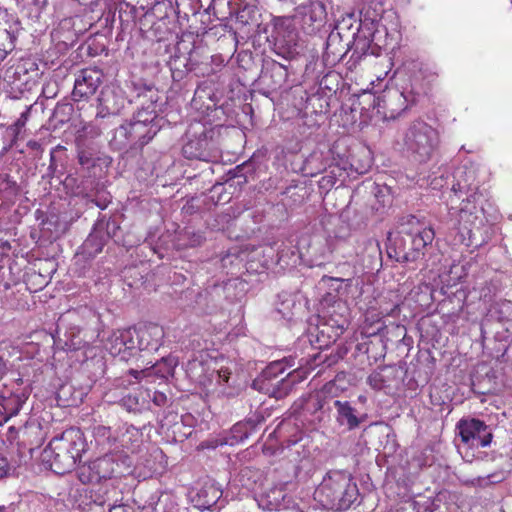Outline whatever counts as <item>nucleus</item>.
<instances>
[{"instance_id": "47", "label": "nucleus", "mask_w": 512, "mask_h": 512, "mask_svg": "<svg viewBox=\"0 0 512 512\" xmlns=\"http://www.w3.org/2000/svg\"><path fill=\"white\" fill-rule=\"evenodd\" d=\"M101 430L103 431V435H105L106 432H110V428H106V427L101 428Z\"/></svg>"}, {"instance_id": "49", "label": "nucleus", "mask_w": 512, "mask_h": 512, "mask_svg": "<svg viewBox=\"0 0 512 512\" xmlns=\"http://www.w3.org/2000/svg\"><path fill=\"white\" fill-rule=\"evenodd\" d=\"M316 5H317L319 8H321V9H323V7H324V6H323V4H322L321 2H317V3H316Z\"/></svg>"}, {"instance_id": "42", "label": "nucleus", "mask_w": 512, "mask_h": 512, "mask_svg": "<svg viewBox=\"0 0 512 512\" xmlns=\"http://www.w3.org/2000/svg\"><path fill=\"white\" fill-rule=\"evenodd\" d=\"M86 161H87V159H86V157L83 154L79 155V162L81 164H85Z\"/></svg>"}, {"instance_id": "50", "label": "nucleus", "mask_w": 512, "mask_h": 512, "mask_svg": "<svg viewBox=\"0 0 512 512\" xmlns=\"http://www.w3.org/2000/svg\"><path fill=\"white\" fill-rule=\"evenodd\" d=\"M452 191H453L454 195H456V194H457V190H456V187H455V186H453Z\"/></svg>"}, {"instance_id": "26", "label": "nucleus", "mask_w": 512, "mask_h": 512, "mask_svg": "<svg viewBox=\"0 0 512 512\" xmlns=\"http://www.w3.org/2000/svg\"><path fill=\"white\" fill-rule=\"evenodd\" d=\"M362 27L361 20L354 13H347L337 19L334 29L338 32L354 31L360 32Z\"/></svg>"}, {"instance_id": "40", "label": "nucleus", "mask_w": 512, "mask_h": 512, "mask_svg": "<svg viewBox=\"0 0 512 512\" xmlns=\"http://www.w3.org/2000/svg\"><path fill=\"white\" fill-rule=\"evenodd\" d=\"M142 372H139L137 370H130L129 371V375L133 376L134 379L138 380L139 379V376Z\"/></svg>"}, {"instance_id": "24", "label": "nucleus", "mask_w": 512, "mask_h": 512, "mask_svg": "<svg viewBox=\"0 0 512 512\" xmlns=\"http://www.w3.org/2000/svg\"><path fill=\"white\" fill-rule=\"evenodd\" d=\"M197 496L199 497V507L202 509H210L221 498L222 491L214 484H209L202 488L197 493Z\"/></svg>"}, {"instance_id": "48", "label": "nucleus", "mask_w": 512, "mask_h": 512, "mask_svg": "<svg viewBox=\"0 0 512 512\" xmlns=\"http://www.w3.org/2000/svg\"><path fill=\"white\" fill-rule=\"evenodd\" d=\"M322 408V404L320 402V400H317V407L316 409H321Z\"/></svg>"}, {"instance_id": "15", "label": "nucleus", "mask_w": 512, "mask_h": 512, "mask_svg": "<svg viewBox=\"0 0 512 512\" xmlns=\"http://www.w3.org/2000/svg\"><path fill=\"white\" fill-rule=\"evenodd\" d=\"M323 313V325L332 329L333 335L329 337L338 338L349 324L346 305L341 301L333 300V305Z\"/></svg>"}, {"instance_id": "20", "label": "nucleus", "mask_w": 512, "mask_h": 512, "mask_svg": "<svg viewBox=\"0 0 512 512\" xmlns=\"http://www.w3.org/2000/svg\"><path fill=\"white\" fill-rule=\"evenodd\" d=\"M334 405L337 410V422L346 426L349 430H353L360 424V419L355 413V409L347 401L336 400Z\"/></svg>"}, {"instance_id": "38", "label": "nucleus", "mask_w": 512, "mask_h": 512, "mask_svg": "<svg viewBox=\"0 0 512 512\" xmlns=\"http://www.w3.org/2000/svg\"><path fill=\"white\" fill-rule=\"evenodd\" d=\"M166 397L162 393H155L153 401L156 405H161L165 401Z\"/></svg>"}, {"instance_id": "53", "label": "nucleus", "mask_w": 512, "mask_h": 512, "mask_svg": "<svg viewBox=\"0 0 512 512\" xmlns=\"http://www.w3.org/2000/svg\"><path fill=\"white\" fill-rule=\"evenodd\" d=\"M327 258L326 253L322 254V259L325 260Z\"/></svg>"}, {"instance_id": "11", "label": "nucleus", "mask_w": 512, "mask_h": 512, "mask_svg": "<svg viewBox=\"0 0 512 512\" xmlns=\"http://www.w3.org/2000/svg\"><path fill=\"white\" fill-rule=\"evenodd\" d=\"M102 82V73L96 69H84L77 76L72 92L75 101L93 96Z\"/></svg>"}, {"instance_id": "35", "label": "nucleus", "mask_w": 512, "mask_h": 512, "mask_svg": "<svg viewBox=\"0 0 512 512\" xmlns=\"http://www.w3.org/2000/svg\"><path fill=\"white\" fill-rule=\"evenodd\" d=\"M296 34H284V33H281V34H271V37L272 39H270L269 37L267 38L268 41H274L276 45L278 44H281L282 41H285L286 38H289L290 40H294L293 39V36H295Z\"/></svg>"}, {"instance_id": "18", "label": "nucleus", "mask_w": 512, "mask_h": 512, "mask_svg": "<svg viewBox=\"0 0 512 512\" xmlns=\"http://www.w3.org/2000/svg\"><path fill=\"white\" fill-rule=\"evenodd\" d=\"M389 314L390 312L387 309L369 307L365 313L361 334L365 337H371L381 332L385 327L382 319L385 315Z\"/></svg>"}, {"instance_id": "4", "label": "nucleus", "mask_w": 512, "mask_h": 512, "mask_svg": "<svg viewBox=\"0 0 512 512\" xmlns=\"http://www.w3.org/2000/svg\"><path fill=\"white\" fill-rule=\"evenodd\" d=\"M358 488L351 474L346 471H330L315 491L324 507L335 510L348 509L358 498Z\"/></svg>"}, {"instance_id": "45", "label": "nucleus", "mask_w": 512, "mask_h": 512, "mask_svg": "<svg viewBox=\"0 0 512 512\" xmlns=\"http://www.w3.org/2000/svg\"><path fill=\"white\" fill-rule=\"evenodd\" d=\"M488 239H489V236H488V235L483 236V237H482V239H481V243H485V242H487V241H488Z\"/></svg>"}, {"instance_id": "19", "label": "nucleus", "mask_w": 512, "mask_h": 512, "mask_svg": "<svg viewBox=\"0 0 512 512\" xmlns=\"http://www.w3.org/2000/svg\"><path fill=\"white\" fill-rule=\"evenodd\" d=\"M245 3L243 9L238 13L237 19L247 25L249 30H253V32H266L267 27L260 28L258 24L257 16H260L257 13V3L258 0H242Z\"/></svg>"}, {"instance_id": "55", "label": "nucleus", "mask_w": 512, "mask_h": 512, "mask_svg": "<svg viewBox=\"0 0 512 512\" xmlns=\"http://www.w3.org/2000/svg\"><path fill=\"white\" fill-rule=\"evenodd\" d=\"M12 47H13V41L11 40V42H10V48H9V49L11 50V49H12Z\"/></svg>"}, {"instance_id": "52", "label": "nucleus", "mask_w": 512, "mask_h": 512, "mask_svg": "<svg viewBox=\"0 0 512 512\" xmlns=\"http://www.w3.org/2000/svg\"><path fill=\"white\" fill-rule=\"evenodd\" d=\"M97 205L101 208V209H105L106 208V205H100L97 203Z\"/></svg>"}, {"instance_id": "54", "label": "nucleus", "mask_w": 512, "mask_h": 512, "mask_svg": "<svg viewBox=\"0 0 512 512\" xmlns=\"http://www.w3.org/2000/svg\"><path fill=\"white\" fill-rule=\"evenodd\" d=\"M0 31L8 32V30L6 28H0Z\"/></svg>"}, {"instance_id": "27", "label": "nucleus", "mask_w": 512, "mask_h": 512, "mask_svg": "<svg viewBox=\"0 0 512 512\" xmlns=\"http://www.w3.org/2000/svg\"><path fill=\"white\" fill-rule=\"evenodd\" d=\"M294 18L289 16H282V17H273L270 19L269 24L263 25L262 23H258L260 25V28L269 27V25L272 26V32H290L291 30H294L293 27ZM268 29L266 30V32Z\"/></svg>"}, {"instance_id": "7", "label": "nucleus", "mask_w": 512, "mask_h": 512, "mask_svg": "<svg viewBox=\"0 0 512 512\" xmlns=\"http://www.w3.org/2000/svg\"><path fill=\"white\" fill-rule=\"evenodd\" d=\"M286 362L284 359L271 362L253 381V388L276 399L287 395L294 380H286L282 376L286 370Z\"/></svg>"}, {"instance_id": "36", "label": "nucleus", "mask_w": 512, "mask_h": 512, "mask_svg": "<svg viewBox=\"0 0 512 512\" xmlns=\"http://www.w3.org/2000/svg\"><path fill=\"white\" fill-rule=\"evenodd\" d=\"M273 72L281 79L284 80L287 77V71L281 64L273 65Z\"/></svg>"}, {"instance_id": "16", "label": "nucleus", "mask_w": 512, "mask_h": 512, "mask_svg": "<svg viewBox=\"0 0 512 512\" xmlns=\"http://www.w3.org/2000/svg\"><path fill=\"white\" fill-rule=\"evenodd\" d=\"M25 401L24 394L14 393L8 388L0 389V426L18 414Z\"/></svg>"}, {"instance_id": "10", "label": "nucleus", "mask_w": 512, "mask_h": 512, "mask_svg": "<svg viewBox=\"0 0 512 512\" xmlns=\"http://www.w3.org/2000/svg\"><path fill=\"white\" fill-rule=\"evenodd\" d=\"M135 330L132 328L117 330L108 337L105 348L114 357L128 361L136 355Z\"/></svg>"}, {"instance_id": "29", "label": "nucleus", "mask_w": 512, "mask_h": 512, "mask_svg": "<svg viewBox=\"0 0 512 512\" xmlns=\"http://www.w3.org/2000/svg\"><path fill=\"white\" fill-rule=\"evenodd\" d=\"M436 507L435 501L429 497H421L413 502L415 512H434Z\"/></svg>"}, {"instance_id": "5", "label": "nucleus", "mask_w": 512, "mask_h": 512, "mask_svg": "<svg viewBox=\"0 0 512 512\" xmlns=\"http://www.w3.org/2000/svg\"><path fill=\"white\" fill-rule=\"evenodd\" d=\"M402 144L414 161L426 163L438 148L439 134L426 122L414 121L404 132Z\"/></svg>"}, {"instance_id": "44", "label": "nucleus", "mask_w": 512, "mask_h": 512, "mask_svg": "<svg viewBox=\"0 0 512 512\" xmlns=\"http://www.w3.org/2000/svg\"><path fill=\"white\" fill-rule=\"evenodd\" d=\"M433 189H436L437 188V183H436V179H434L433 181L430 182L429 184Z\"/></svg>"}, {"instance_id": "37", "label": "nucleus", "mask_w": 512, "mask_h": 512, "mask_svg": "<svg viewBox=\"0 0 512 512\" xmlns=\"http://www.w3.org/2000/svg\"><path fill=\"white\" fill-rule=\"evenodd\" d=\"M392 65H393V64H392L391 60H390V59H387V60H386V65H385V67H386L387 69H386V70H384L383 72H380V73L376 74V77H377V80H378V81H382V80H384V79L387 77V75H388L389 71H390V70H391V68H392Z\"/></svg>"}, {"instance_id": "13", "label": "nucleus", "mask_w": 512, "mask_h": 512, "mask_svg": "<svg viewBox=\"0 0 512 512\" xmlns=\"http://www.w3.org/2000/svg\"><path fill=\"white\" fill-rule=\"evenodd\" d=\"M135 330L136 353L138 351H157L164 337V330L157 324H148Z\"/></svg>"}, {"instance_id": "43", "label": "nucleus", "mask_w": 512, "mask_h": 512, "mask_svg": "<svg viewBox=\"0 0 512 512\" xmlns=\"http://www.w3.org/2000/svg\"><path fill=\"white\" fill-rule=\"evenodd\" d=\"M278 311L284 316V317H287L288 314L285 312V308H278Z\"/></svg>"}, {"instance_id": "41", "label": "nucleus", "mask_w": 512, "mask_h": 512, "mask_svg": "<svg viewBox=\"0 0 512 512\" xmlns=\"http://www.w3.org/2000/svg\"><path fill=\"white\" fill-rule=\"evenodd\" d=\"M4 371H5V365H4L2 358L0 357V379L4 375Z\"/></svg>"}, {"instance_id": "33", "label": "nucleus", "mask_w": 512, "mask_h": 512, "mask_svg": "<svg viewBox=\"0 0 512 512\" xmlns=\"http://www.w3.org/2000/svg\"><path fill=\"white\" fill-rule=\"evenodd\" d=\"M11 466L8 459L0 453V480L7 477L10 473Z\"/></svg>"}, {"instance_id": "21", "label": "nucleus", "mask_w": 512, "mask_h": 512, "mask_svg": "<svg viewBox=\"0 0 512 512\" xmlns=\"http://www.w3.org/2000/svg\"><path fill=\"white\" fill-rule=\"evenodd\" d=\"M150 394L146 390H140L121 399V405L128 412L139 413L149 408Z\"/></svg>"}, {"instance_id": "8", "label": "nucleus", "mask_w": 512, "mask_h": 512, "mask_svg": "<svg viewBox=\"0 0 512 512\" xmlns=\"http://www.w3.org/2000/svg\"><path fill=\"white\" fill-rule=\"evenodd\" d=\"M208 131L200 122L192 123L187 131V142L184 144L183 155L188 159L212 161L217 158L212 140Z\"/></svg>"}, {"instance_id": "9", "label": "nucleus", "mask_w": 512, "mask_h": 512, "mask_svg": "<svg viewBox=\"0 0 512 512\" xmlns=\"http://www.w3.org/2000/svg\"><path fill=\"white\" fill-rule=\"evenodd\" d=\"M458 434L461 437L463 447H486L491 443L492 434L487 425L478 419H463L457 424Z\"/></svg>"}, {"instance_id": "25", "label": "nucleus", "mask_w": 512, "mask_h": 512, "mask_svg": "<svg viewBox=\"0 0 512 512\" xmlns=\"http://www.w3.org/2000/svg\"><path fill=\"white\" fill-rule=\"evenodd\" d=\"M101 110L99 113L117 114L123 107L124 100L114 92L104 91L99 99Z\"/></svg>"}, {"instance_id": "23", "label": "nucleus", "mask_w": 512, "mask_h": 512, "mask_svg": "<svg viewBox=\"0 0 512 512\" xmlns=\"http://www.w3.org/2000/svg\"><path fill=\"white\" fill-rule=\"evenodd\" d=\"M97 481L110 478L115 470L114 458L112 455H105L89 463Z\"/></svg>"}, {"instance_id": "51", "label": "nucleus", "mask_w": 512, "mask_h": 512, "mask_svg": "<svg viewBox=\"0 0 512 512\" xmlns=\"http://www.w3.org/2000/svg\"><path fill=\"white\" fill-rule=\"evenodd\" d=\"M334 34H329V37L333 36ZM337 37H341L340 33L335 34Z\"/></svg>"}, {"instance_id": "3", "label": "nucleus", "mask_w": 512, "mask_h": 512, "mask_svg": "<svg viewBox=\"0 0 512 512\" xmlns=\"http://www.w3.org/2000/svg\"><path fill=\"white\" fill-rule=\"evenodd\" d=\"M156 120L155 106L151 103L146 108L139 110L131 121L122 124L115 130L111 144L119 150L126 147H143L153 139L159 130Z\"/></svg>"}, {"instance_id": "32", "label": "nucleus", "mask_w": 512, "mask_h": 512, "mask_svg": "<svg viewBox=\"0 0 512 512\" xmlns=\"http://www.w3.org/2000/svg\"><path fill=\"white\" fill-rule=\"evenodd\" d=\"M77 475H78V479L83 484L97 481L96 477L94 476V471H92L90 464L82 465L81 467H79Z\"/></svg>"}, {"instance_id": "30", "label": "nucleus", "mask_w": 512, "mask_h": 512, "mask_svg": "<svg viewBox=\"0 0 512 512\" xmlns=\"http://www.w3.org/2000/svg\"><path fill=\"white\" fill-rule=\"evenodd\" d=\"M367 382L375 390H381L386 387V380L382 371H373L368 376Z\"/></svg>"}, {"instance_id": "2", "label": "nucleus", "mask_w": 512, "mask_h": 512, "mask_svg": "<svg viewBox=\"0 0 512 512\" xmlns=\"http://www.w3.org/2000/svg\"><path fill=\"white\" fill-rule=\"evenodd\" d=\"M85 441L78 429H68L61 436L54 437L44 449L43 461L57 474L71 471L82 453L85 451Z\"/></svg>"}, {"instance_id": "12", "label": "nucleus", "mask_w": 512, "mask_h": 512, "mask_svg": "<svg viewBox=\"0 0 512 512\" xmlns=\"http://www.w3.org/2000/svg\"><path fill=\"white\" fill-rule=\"evenodd\" d=\"M39 433L40 427L38 425L28 423L18 429L14 426H10L6 433V437L7 441L11 445L16 444L19 448L31 451L33 446H38L40 444V438L37 437Z\"/></svg>"}, {"instance_id": "22", "label": "nucleus", "mask_w": 512, "mask_h": 512, "mask_svg": "<svg viewBox=\"0 0 512 512\" xmlns=\"http://www.w3.org/2000/svg\"><path fill=\"white\" fill-rule=\"evenodd\" d=\"M406 234L412 237V247L417 253L414 258L418 257L422 250L432 243L435 237V232L432 227L427 229H417V231L406 230Z\"/></svg>"}, {"instance_id": "31", "label": "nucleus", "mask_w": 512, "mask_h": 512, "mask_svg": "<svg viewBox=\"0 0 512 512\" xmlns=\"http://www.w3.org/2000/svg\"><path fill=\"white\" fill-rule=\"evenodd\" d=\"M431 228L430 226H426L423 222L420 221L416 216L410 215L407 217L406 221L402 224V232L406 234V230H416L417 229H427Z\"/></svg>"}, {"instance_id": "14", "label": "nucleus", "mask_w": 512, "mask_h": 512, "mask_svg": "<svg viewBox=\"0 0 512 512\" xmlns=\"http://www.w3.org/2000/svg\"><path fill=\"white\" fill-rule=\"evenodd\" d=\"M142 438L143 434L138 428L132 425H124L120 429L119 435L114 439L113 451L121 452L124 456L136 453L142 445Z\"/></svg>"}, {"instance_id": "46", "label": "nucleus", "mask_w": 512, "mask_h": 512, "mask_svg": "<svg viewBox=\"0 0 512 512\" xmlns=\"http://www.w3.org/2000/svg\"><path fill=\"white\" fill-rule=\"evenodd\" d=\"M8 509H9V507L0 506V512H7Z\"/></svg>"}, {"instance_id": "1", "label": "nucleus", "mask_w": 512, "mask_h": 512, "mask_svg": "<svg viewBox=\"0 0 512 512\" xmlns=\"http://www.w3.org/2000/svg\"><path fill=\"white\" fill-rule=\"evenodd\" d=\"M413 98L396 87L386 88L381 96L363 91L358 104L353 103V110H360L362 122L372 120L375 116L382 120H394L407 108Z\"/></svg>"}, {"instance_id": "17", "label": "nucleus", "mask_w": 512, "mask_h": 512, "mask_svg": "<svg viewBox=\"0 0 512 512\" xmlns=\"http://www.w3.org/2000/svg\"><path fill=\"white\" fill-rule=\"evenodd\" d=\"M285 488L286 484H279L266 489L256 499L258 506L268 511H276L285 508V499L287 497Z\"/></svg>"}, {"instance_id": "34", "label": "nucleus", "mask_w": 512, "mask_h": 512, "mask_svg": "<svg viewBox=\"0 0 512 512\" xmlns=\"http://www.w3.org/2000/svg\"><path fill=\"white\" fill-rule=\"evenodd\" d=\"M327 282H329L330 286L334 287L335 290H338L340 288V286H342L343 284L348 285L350 280H343L340 278H323L322 279V283L326 284Z\"/></svg>"}, {"instance_id": "39", "label": "nucleus", "mask_w": 512, "mask_h": 512, "mask_svg": "<svg viewBox=\"0 0 512 512\" xmlns=\"http://www.w3.org/2000/svg\"><path fill=\"white\" fill-rule=\"evenodd\" d=\"M492 290L491 289H488V292H484V293H481L480 295V298H482L484 301H488L491 299V294Z\"/></svg>"}, {"instance_id": "6", "label": "nucleus", "mask_w": 512, "mask_h": 512, "mask_svg": "<svg viewBox=\"0 0 512 512\" xmlns=\"http://www.w3.org/2000/svg\"><path fill=\"white\" fill-rule=\"evenodd\" d=\"M449 216L454 221L453 226L459 230V242L466 246L472 245L476 231L483 225L482 209L476 204V196L470 195L463 199L459 208L451 206Z\"/></svg>"}, {"instance_id": "28", "label": "nucleus", "mask_w": 512, "mask_h": 512, "mask_svg": "<svg viewBox=\"0 0 512 512\" xmlns=\"http://www.w3.org/2000/svg\"><path fill=\"white\" fill-rule=\"evenodd\" d=\"M463 276V267H460L458 265H452L449 275L443 274L440 275V281L443 284L441 287V293L443 295L447 294L446 289L454 286L457 284V282L462 278Z\"/></svg>"}]
</instances>
